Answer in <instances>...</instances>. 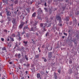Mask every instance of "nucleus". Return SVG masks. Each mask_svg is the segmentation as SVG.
Segmentation results:
<instances>
[{
  "mask_svg": "<svg viewBox=\"0 0 79 79\" xmlns=\"http://www.w3.org/2000/svg\"><path fill=\"white\" fill-rule=\"evenodd\" d=\"M3 32H6V33H7V32H8V30L6 29H4L3 30Z\"/></svg>",
  "mask_w": 79,
  "mask_h": 79,
  "instance_id": "obj_26",
  "label": "nucleus"
},
{
  "mask_svg": "<svg viewBox=\"0 0 79 79\" xmlns=\"http://www.w3.org/2000/svg\"><path fill=\"white\" fill-rule=\"evenodd\" d=\"M58 72L60 73H60H61V70H59L58 71Z\"/></svg>",
  "mask_w": 79,
  "mask_h": 79,
  "instance_id": "obj_40",
  "label": "nucleus"
},
{
  "mask_svg": "<svg viewBox=\"0 0 79 79\" xmlns=\"http://www.w3.org/2000/svg\"><path fill=\"white\" fill-rule=\"evenodd\" d=\"M37 21H35V22H33L31 20L30 22L31 24H32V26H34L35 27L31 28V30L32 31H35V29H36V25L37 24Z\"/></svg>",
  "mask_w": 79,
  "mask_h": 79,
  "instance_id": "obj_1",
  "label": "nucleus"
},
{
  "mask_svg": "<svg viewBox=\"0 0 79 79\" xmlns=\"http://www.w3.org/2000/svg\"><path fill=\"white\" fill-rule=\"evenodd\" d=\"M39 55H36L35 56V57L36 58H39Z\"/></svg>",
  "mask_w": 79,
  "mask_h": 79,
  "instance_id": "obj_37",
  "label": "nucleus"
},
{
  "mask_svg": "<svg viewBox=\"0 0 79 79\" xmlns=\"http://www.w3.org/2000/svg\"><path fill=\"white\" fill-rule=\"evenodd\" d=\"M35 69V67H33V69Z\"/></svg>",
  "mask_w": 79,
  "mask_h": 79,
  "instance_id": "obj_59",
  "label": "nucleus"
},
{
  "mask_svg": "<svg viewBox=\"0 0 79 79\" xmlns=\"http://www.w3.org/2000/svg\"><path fill=\"white\" fill-rule=\"evenodd\" d=\"M44 10H45V11H46V12H47V11H48V10L47 9V8H44Z\"/></svg>",
  "mask_w": 79,
  "mask_h": 79,
  "instance_id": "obj_31",
  "label": "nucleus"
},
{
  "mask_svg": "<svg viewBox=\"0 0 79 79\" xmlns=\"http://www.w3.org/2000/svg\"><path fill=\"white\" fill-rule=\"evenodd\" d=\"M24 77H23L22 78H21V79H24Z\"/></svg>",
  "mask_w": 79,
  "mask_h": 79,
  "instance_id": "obj_64",
  "label": "nucleus"
},
{
  "mask_svg": "<svg viewBox=\"0 0 79 79\" xmlns=\"http://www.w3.org/2000/svg\"><path fill=\"white\" fill-rule=\"evenodd\" d=\"M45 48V45H43L42 46V48Z\"/></svg>",
  "mask_w": 79,
  "mask_h": 79,
  "instance_id": "obj_46",
  "label": "nucleus"
},
{
  "mask_svg": "<svg viewBox=\"0 0 79 79\" xmlns=\"http://www.w3.org/2000/svg\"><path fill=\"white\" fill-rule=\"evenodd\" d=\"M76 15H79V11H78L77 12V13L76 14Z\"/></svg>",
  "mask_w": 79,
  "mask_h": 79,
  "instance_id": "obj_44",
  "label": "nucleus"
},
{
  "mask_svg": "<svg viewBox=\"0 0 79 79\" xmlns=\"http://www.w3.org/2000/svg\"><path fill=\"white\" fill-rule=\"evenodd\" d=\"M62 9L63 10V11H64V10L65 9H66V7H64L62 8Z\"/></svg>",
  "mask_w": 79,
  "mask_h": 79,
  "instance_id": "obj_33",
  "label": "nucleus"
},
{
  "mask_svg": "<svg viewBox=\"0 0 79 79\" xmlns=\"http://www.w3.org/2000/svg\"><path fill=\"white\" fill-rule=\"evenodd\" d=\"M64 35H66V36H67L68 34L67 33H65L64 32L63 33Z\"/></svg>",
  "mask_w": 79,
  "mask_h": 79,
  "instance_id": "obj_34",
  "label": "nucleus"
},
{
  "mask_svg": "<svg viewBox=\"0 0 79 79\" xmlns=\"http://www.w3.org/2000/svg\"><path fill=\"white\" fill-rule=\"evenodd\" d=\"M25 58L27 61L28 60V58H27V56L26 55L25 56Z\"/></svg>",
  "mask_w": 79,
  "mask_h": 79,
  "instance_id": "obj_22",
  "label": "nucleus"
},
{
  "mask_svg": "<svg viewBox=\"0 0 79 79\" xmlns=\"http://www.w3.org/2000/svg\"><path fill=\"white\" fill-rule=\"evenodd\" d=\"M27 15V13H26V12L24 11L22 13V15L20 16V17L22 19H24V17L26 16Z\"/></svg>",
  "mask_w": 79,
  "mask_h": 79,
  "instance_id": "obj_4",
  "label": "nucleus"
},
{
  "mask_svg": "<svg viewBox=\"0 0 79 79\" xmlns=\"http://www.w3.org/2000/svg\"><path fill=\"white\" fill-rule=\"evenodd\" d=\"M29 66H30V64H27V65H26V66H27V67L28 68V67H29Z\"/></svg>",
  "mask_w": 79,
  "mask_h": 79,
  "instance_id": "obj_32",
  "label": "nucleus"
},
{
  "mask_svg": "<svg viewBox=\"0 0 79 79\" xmlns=\"http://www.w3.org/2000/svg\"><path fill=\"white\" fill-rule=\"evenodd\" d=\"M13 64V63H12V62H9V64Z\"/></svg>",
  "mask_w": 79,
  "mask_h": 79,
  "instance_id": "obj_52",
  "label": "nucleus"
},
{
  "mask_svg": "<svg viewBox=\"0 0 79 79\" xmlns=\"http://www.w3.org/2000/svg\"><path fill=\"white\" fill-rule=\"evenodd\" d=\"M68 0H66V2H68Z\"/></svg>",
  "mask_w": 79,
  "mask_h": 79,
  "instance_id": "obj_61",
  "label": "nucleus"
},
{
  "mask_svg": "<svg viewBox=\"0 0 79 79\" xmlns=\"http://www.w3.org/2000/svg\"><path fill=\"white\" fill-rule=\"evenodd\" d=\"M17 73H19V71L20 70V67H18L17 68Z\"/></svg>",
  "mask_w": 79,
  "mask_h": 79,
  "instance_id": "obj_14",
  "label": "nucleus"
},
{
  "mask_svg": "<svg viewBox=\"0 0 79 79\" xmlns=\"http://www.w3.org/2000/svg\"><path fill=\"white\" fill-rule=\"evenodd\" d=\"M14 13L15 14H16V13H17V12L16 11H14Z\"/></svg>",
  "mask_w": 79,
  "mask_h": 79,
  "instance_id": "obj_50",
  "label": "nucleus"
},
{
  "mask_svg": "<svg viewBox=\"0 0 79 79\" xmlns=\"http://www.w3.org/2000/svg\"><path fill=\"white\" fill-rule=\"evenodd\" d=\"M35 35H39V34H38V33H36Z\"/></svg>",
  "mask_w": 79,
  "mask_h": 79,
  "instance_id": "obj_53",
  "label": "nucleus"
},
{
  "mask_svg": "<svg viewBox=\"0 0 79 79\" xmlns=\"http://www.w3.org/2000/svg\"><path fill=\"white\" fill-rule=\"evenodd\" d=\"M66 24H68V22H66Z\"/></svg>",
  "mask_w": 79,
  "mask_h": 79,
  "instance_id": "obj_63",
  "label": "nucleus"
},
{
  "mask_svg": "<svg viewBox=\"0 0 79 79\" xmlns=\"http://www.w3.org/2000/svg\"><path fill=\"white\" fill-rule=\"evenodd\" d=\"M12 22L13 24H15V22H16V19L14 18H12Z\"/></svg>",
  "mask_w": 79,
  "mask_h": 79,
  "instance_id": "obj_12",
  "label": "nucleus"
},
{
  "mask_svg": "<svg viewBox=\"0 0 79 79\" xmlns=\"http://www.w3.org/2000/svg\"><path fill=\"white\" fill-rule=\"evenodd\" d=\"M23 44H24V45L25 47H27V43H28L27 41L25 42V41H23Z\"/></svg>",
  "mask_w": 79,
  "mask_h": 79,
  "instance_id": "obj_8",
  "label": "nucleus"
},
{
  "mask_svg": "<svg viewBox=\"0 0 79 79\" xmlns=\"http://www.w3.org/2000/svg\"><path fill=\"white\" fill-rule=\"evenodd\" d=\"M72 62H73V61H72V60H70V61H69V63L70 64H71Z\"/></svg>",
  "mask_w": 79,
  "mask_h": 79,
  "instance_id": "obj_42",
  "label": "nucleus"
},
{
  "mask_svg": "<svg viewBox=\"0 0 79 79\" xmlns=\"http://www.w3.org/2000/svg\"><path fill=\"white\" fill-rule=\"evenodd\" d=\"M47 59H46V58L44 60V62H47Z\"/></svg>",
  "mask_w": 79,
  "mask_h": 79,
  "instance_id": "obj_43",
  "label": "nucleus"
},
{
  "mask_svg": "<svg viewBox=\"0 0 79 79\" xmlns=\"http://www.w3.org/2000/svg\"><path fill=\"white\" fill-rule=\"evenodd\" d=\"M1 40H2V42H3V41H4V39L2 38H1Z\"/></svg>",
  "mask_w": 79,
  "mask_h": 79,
  "instance_id": "obj_41",
  "label": "nucleus"
},
{
  "mask_svg": "<svg viewBox=\"0 0 79 79\" xmlns=\"http://www.w3.org/2000/svg\"><path fill=\"white\" fill-rule=\"evenodd\" d=\"M10 36H8L7 39V41H10Z\"/></svg>",
  "mask_w": 79,
  "mask_h": 79,
  "instance_id": "obj_27",
  "label": "nucleus"
},
{
  "mask_svg": "<svg viewBox=\"0 0 79 79\" xmlns=\"http://www.w3.org/2000/svg\"><path fill=\"white\" fill-rule=\"evenodd\" d=\"M25 34V32H24V31L22 33V35H23V34Z\"/></svg>",
  "mask_w": 79,
  "mask_h": 79,
  "instance_id": "obj_45",
  "label": "nucleus"
},
{
  "mask_svg": "<svg viewBox=\"0 0 79 79\" xmlns=\"http://www.w3.org/2000/svg\"><path fill=\"white\" fill-rule=\"evenodd\" d=\"M18 3V1L17 0L16 1H15V4H17V3Z\"/></svg>",
  "mask_w": 79,
  "mask_h": 79,
  "instance_id": "obj_28",
  "label": "nucleus"
},
{
  "mask_svg": "<svg viewBox=\"0 0 79 79\" xmlns=\"http://www.w3.org/2000/svg\"><path fill=\"white\" fill-rule=\"evenodd\" d=\"M37 78H39V77H40V73H37Z\"/></svg>",
  "mask_w": 79,
  "mask_h": 79,
  "instance_id": "obj_21",
  "label": "nucleus"
},
{
  "mask_svg": "<svg viewBox=\"0 0 79 79\" xmlns=\"http://www.w3.org/2000/svg\"><path fill=\"white\" fill-rule=\"evenodd\" d=\"M13 6V4H11L10 5V6Z\"/></svg>",
  "mask_w": 79,
  "mask_h": 79,
  "instance_id": "obj_55",
  "label": "nucleus"
},
{
  "mask_svg": "<svg viewBox=\"0 0 79 79\" xmlns=\"http://www.w3.org/2000/svg\"><path fill=\"white\" fill-rule=\"evenodd\" d=\"M2 51H5V50L6 51V52H7L6 51V48L4 47L2 48Z\"/></svg>",
  "mask_w": 79,
  "mask_h": 79,
  "instance_id": "obj_18",
  "label": "nucleus"
},
{
  "mask_svg": "<svg viewBox=\"0 0 79 79\" xmlns=\"http://www.w3.org/2000/svg\"><path fill=\"white\" fill-rule=\"evenodd\" d=\"M32 41L33 42V44H34V41L33 39L32 40Z\"/></svg>",
  "mask_w": 79,
  "mask_h": 79,
  "instance_id": "obj_49",
  "label": "nucleus"
},
{
  "mask_svg": "<svg viewBox=\"0 0 79 79\" xmlns=\"http://www.w3.org/2000/svg\"><path fill=\"white\" fill-rule=\"evenodd\" d=\"M13 29H14V28L15 29H16V27H15V25H14L13 26Z\"/></svg>",
  "mask_w": 79,
  "mask_h": 79,
  "instance_id": "obj_36",
  "label": "nucleus"
},
{
  "mask_svg": "<svg viewBox=\"0 0 79 79\" xmlns=\"http://www.w3.org/2000/svg\"><path fill=\"white\" fill-rule=\"evenodd\" d=\"M2 1L3 2V3H5L6 4H8V0H2Z\"/></svg>",
  "mask_w": 79,
  "mask_h": 79,
  "instance_id": "obj_11",
  "label": "nucleus"
},
{
  "mask_svg": "<svg viewBox=\"0 0 79 79\" xmlns=\"http://www.w3.org/2000/svg\"><path fill=\"white\" fill-rule=\"evenodd\" d=\"M20 51H23V52H24L25 51H24V47H22V48H21V49H20Z\"/></svg>",
  "mask_w": 79,
  "mask_h": 79,
  "instance_id": "obj_16",
  "label": "nucleus"
},
{
  "mask_svg": "<svg viewBox=\"0 0 79 79\" xmlns=\"http://www.w3.org/2000/svg\"><path fill=\"white\" fill-rule=\"evenodd\" d=\"M15 57H17V54H15Z\"/></svg>",
  "mask_w": 79,
  "mask_h": 79,
  "instance_id": "obj_56",
  "label": "nucleus"
},
{
  "mask_svg": "<svg viewBox=\"0 0 79 79\" xmlns=\"http://www.w3.org/2000/svg\"><path fill=\"white\" fill-rule=\"evenodd\" d=\"M26 10L28 12V13H29V12H30V11H31V8H27L26 9Z\"/></svg>",
  "mask_w": 79,
  "mask_h": 79,
  "instance_id": "obj_19",
  "label": "nucleus"
},
{
  "mask_svg": "<svg viewBox=\"0 0 79 79\" xmlns=\"http://www.w3.org/2000/svg\"><path fill=\"white\" fill-rule=\"evenodd\" d=\"M2 79H5V78H4V77H2Z\"/></svg>",
  "mask_w": 79,
  "mask_h": 79,
  "instance_id": "obj_58",
  "label": "nucleus"
},
{
  "mask_svg": "<svg viewBox=\"0 0 79 79\" xmlns=\"http://www.w3.org/2000/svg\"><path fill=\"white\" fill-rule=\"evenodd\" d=\"M31 70L32 72H35V69H31Z\"/></svg>",
  "mask_w": 79,
  "mask_h": 79,
  "instance_id": "obj_39",
  "label": "nucleus"
},
{
  "mask_svg": "<svg viewBox=\"0 0 79 79\" xmlns=\"http://www.w3.org/2000/svg\"><path fill=\"white\" fill-rule=\"evenodd\" d=\"M48 35V33H47L46 34V37H47Z\"/></svg>",
  "mask_w": 79,
  "mask_h": 79,
  "instance_id": "obj_48",
  "label": "nucleus"
},
{
  "mask_svg": "<svg viewBox=\"0 0 79 79\" xmlns=\"http://www.w3.org/2000/svg\"><path fill=\"white\" fill-rule=\"evenodd\" d=\"M18 58H20V54H19L18 56Z\"/></svg>",
  "mask_w": 79,
  "mask_h": 79,
  "instance_id": "obj_35",
  "label": "nucleus"
},
{
  "mask_svg": "<svg viewBox=\"0 0 79 79\" xmlns=\"http://www.w3.org/2000/svg\"><path fill=\"white\" fill-rule=\"evenodd\" d=\"M40 26L41 27H43L42 28L43 29L44 31H46V27L47 26V23H41L40 24Z\"/></svg>",
  "mask_w": 79,
  "mask_h": 79,
  "instance_id": "obj_2",
  "label": "nucleus"
},
{
  "mask_svg": "<svg viewBox=\"0 0 79 79\" xmlns=\"http://www.w3.org/2000/svg\"><path fill=\"white\" fill-rule=\"evenodd\" d=\"M60 26H62V24H60Z\"/></svg>",
  "mask_w": 79,
  "mask_h": 79,
  "instance_id": "obj_62",
  "label": "nucleus"
},
{
  "mask_svg": "<svg viewBox=\"0 0 79 79\" xmlns=\"http://www.w3.org/2000/svg\"><path fill=\"white\" fill-rule=\"evenodd\" d=\"M69 16H67L66 17V19H65V20L66 21H69Z\"/></svg>",
  "mask_w": 79,
  "mask_h": 79,
  "instance_id": "obj_15",
  "label": "nucleus"
},
{
  "mask_svg": "<svg viewBox=\"0 0 79 79\" xmlns=\"http://www.w3.org/2000/svg\"><path fill=\"white\" fill-rule=\"evenodd\" d=\"M52 53L51 52H49L48 53V58H52Z\"/></svg>",
  "mask_w": 79,
  "mask_h": 79,
  "instance_id": "obj_7",
  "label": "nucleus"
},
{
  "mask_svg": "<svg viewBox=\"0 0 79 79\" xmlns=\"http://www.w3.org/2000/svg\"><path fill=\"white\" fill-rule=\"evenodd\" d=\"M6 15L7 16H11V13L10 12V11H8V10L6 11Z\"/></svg>",
  "mask_w": 79,
  "mask_h": 79,
  "instance_id": "obj_5",
  "label": "nucleus"
},
{
  "mask_svg": "<svg viewBox=\"0 0 79 79\" xmlns=\"http://www.w3.org/2000/svg\"><path fill=\"white\" fill-rule=\"evenodd\" d=\"M37 19H42V17H41V16H40L39 15H38L37 17Z\"/></svg>",
  "mask_w": 79,
  "mask_h": 79,
  "instance_id": "obj_17",
  "label": "nucleus"
},
{
  "mask_svg": "<svg viewBox=\"0 0 79 79\" xmlns=\"http://www.w3.org/2000/svg\"><path fill=\"white\" fill-rule=\"evenodd\" d=\"M17 33L18 34L17 35H15V33H13L12 35V36L14 37H17L18 39H19V40H20V32H17Z\"/></svg>",
  "mask_w": 79,
  "mask_h": 79,
  "instance_id": "obj_3",
  "label": "nucleus"
},
{
  "mask_svg": "<svg viewBox=\"0 0 79 79\" xmlns=\"http://www.w3.org/2000/svg\"><path fill=\"white\" fill-rule=\"evenodd\" d=\"M39 52H41V50H39Z\"/></svg>",
  "mask_w": 79,
  "mask_h": 79,
  "instance_id": "obj_60",
  "label": "nucleus"
},
{
  "mask_svg": "<svg viewBox=\"0 0 79 79\" xmlns=\"http://www.w3.org/2000/svg\"><path fill=\"white\" fill-rule=\"evenodd\" d=\"M7 19L8 20V22H9V21L10 22L11 21V19L10 17H8Z\"/></svg>",
  "mask_w": 79,
  "mask_h": 79,
  "instance_id": "obj_24",
  "label": "nucleus"
},
{
  "mask_svg": "<svg viewBox=\"0 0 79 79\" xmlns=\"http://www.w3.org/2000/svg\"><path fill=\"white\" fill-rule=\"evenodd\" d=\"M44 5L45 6H47V3L46 2H45V3L44 4Z\"/></svg>",
  "mask_w": 79,
  "mask_h": 79,
  "instance_id": "obj_47",
  "label": "nucleus"
},
{
  "mask_svg": "<svg viewBox=\"0 0 79 79\" xmlns=\"http://www.w3.org/2000/svg\"><path fill=\"white\" fill-rule=\"evenodd\" d=\"M30 36V34L27 33L26 34V37H29Z\"/></svg>",
  "mask_w": 79,
  "mask_h": 79,
  "instance_id": "obj_23",
  "label": "nucleus"
},
{
  "mask_svg": "<svg viewBox=\"0 0 79 79\" xmlns=\"http://www.w3.org/2000/svg\"><path fill=\"white\" fill-rule=\"evenodd\" d=\"M56 19L57 20H59V21H61V18L60 16L56 17Z\"/></svg>",
  "mask_w": 79,
  "mask_h": 79,
  "instance_id": "obj_10",
  "label": "nucleus"
},
{
  "mask_svg": "<svg viewBox=\"0 0 79 79\" xmlns=\"http://www.w3.org/2000/svg\"><path fill=\"white\" fill-rule=\"evenodd\" d=\"M31 67H34V65L32 64L31 65Z\"/></svg>",
  "mask_w": 79,
  "mask_h": 79,
  "instance_id": "obj_57",
  "label": "nucleus"
},
{
  "mask_svg": "<svg viewBox=\"0 0 79 79\" xmlns=\"http://www.w3.org/2000/svg\"><path fill=\"white\" fill-rule=\"evenodd\" d=\"M1 53L2 55V56H5V53H4V52H2Z\"/></svg>",
  "mask_w": 79,
  "mask_h": 79,
  "instance_id": "obj_30",
  "label": "nucleus"
},
{
  "mask_svg": "<svg viewBox=\"0 0 79 79\" xmlns=\"http://www.w3.org/2000/svg\"><path fill=\"white\" fill-rule=\"evenodd\" d=\"M28 27H27V26H25L24 27L23 30H24V29H28Z\"/></svg>",
  "mask_w": 79,
  "mask_h": 79,
  "instance_id": "obj_25",
  "label": "nucleus"
},
{
  "mask_svg": "<svg viewBox=\"0 0 79 79\" xmlns=\"http://www.w3.org/2000/svg\"><path fill=\"white\" fill-rule=\"evenodd\" d=\"M24 22H21V24L20 25V28H22L23 26H24Z\"/></svg>",
  "mask_w": 79,
  "mask_h": 79,
  "instance_id": "obj_6",
  "label": "nucleus"
},
{
  "mask_svg": "<svg viewBox=\"0 0 79 79\" xmlns=\"http://www.w3.org/2000/svg\"><path fill=\"white\" fill-rule=\"evenodd\" d=\"M42 59H43V60H44V59H45V58L44 57H42Z\"/></svg>",
  "mask_w": 79,
  "mask_h": 79,
  "instance_id": "obj_54",
  "label": "nucleus"
},
{
  "mask_svg": "<svg viewBox=\"0 0 79 79\" xmlns=\"http://www.w3.org/2000/svg\"><path fill=\"white\" fill-rule=\"evenodd\" d=\"M51 26V23H49L48 25V26L47 27H50V26Z\"/></svg>",
  "mask_w": 79,
  "mask_h": 79,
  "instance_id": "obj_38",
  "label": "nucleus"
},
{
  "mask_svg": "<svg viewBox=\"0 0 79 79\" xmlns=\"http://www.w3.org/2000/svg\"><path fill=\"white\" fill-rule=\"evenodd\" d=\"M10 39L11 41L12 42H13V41H14V39L13 38H11V37H10Z\"/></svg>",
  "mask_w": 79,
  "mask_h": 79,
  "instance_id": "obj_29",
  "label": "nucleus"
},
{
  "mask_svg": "<svg viewBox=\"0 0 79 79\" xmlns=\"http://www.w3.org/2000/svg\"><path fill=\"white\" fill-rule=\"evenodd\" d=\"M36 16V13L34 12L32 15V18H35Z\"/></svg>",
  "mask_w": 79,
  "mask_h": 79,
  "instance_id": "obj_13",
  "label": "nucleus"
},
{
  "mask_svg": "<svg viewBox=\"0 0 79 79\" xmlns=\"http://www.w3.org/2000/svg\"><path fill=\"white\" fill-rule=\"evenodd\" d=\"M28 72L27 71H26L25 72V73H26V74H27V73H28Z\"/></svg>",
  "mask_w": 79,
  "mask_h": 79,
  "instance_id": "obj_51",
  "label": "nucleus"
},
{
  "mask_svg": "<svg viewBox=\"0 0 79 79\" xmlns=\"http://www.w3.org/2000/svg\"><path fill=\"white\" fill-rule=\"evenodd\" d=\"M47 48L48 50H52V48L51 46H48V47L47 46Z\"/></svg>",
  "mask_w": 79,
  "mask_h": 79,
  "instance_id": "obj_9",
  "label": "nucleus"
},
{
  "mask_svg": "<svg viewBox=\"0 0 79 79\" xmlns=\"http://www.w3.org/2000/svg\"><path fill=\"white\" fill-rule=\"evenodd\" d=\"M54 78L55 79H57V76H56V73H54Z\"/></svg>",
  "mask_w": 79,
  "mask_h": 79,
  "instance_id": "obj_20",
  "label": "nucleus"
}]
</instances>
